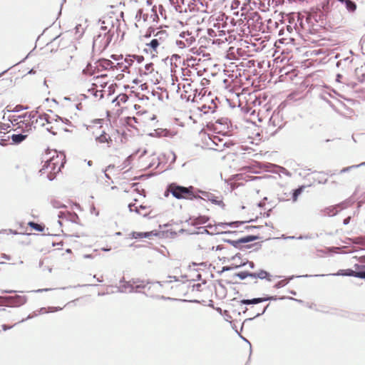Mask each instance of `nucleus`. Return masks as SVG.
<instances>
[{"label": "nucleus", "mask_w": 365, "mask_h": 365, "mask_svg": "<svg viewBox=\"0 0 365 365\" xmlns=\"http://www.w3.org/2000/svg\"><path fill=\"white\" fill-rule=\"evenodd\" d=\"M159 282L155 283L150 282H145L139 278H133L129 281H125L122 278L119 282L118 289L121 293H139L148 295V291L151 289V284H158Z\"/></svg>", "instance_id": "1"}, {"label": "nucleus", "mask_w": 365, "mask_h": 365, "mask_svg": "<svg viewBox=\"0 0 365 365\" xmlns=\"http://www.w3.org/2000/svg\"><path fill=\"white\" fill-rule=\"evenodd\" d=\"M168 190L176 199L194 200L199 197L197 195H195V187L193 186L184 187L176 183H171L168 185Z\"/></svg>", "instance_id": "2"}, {"label": "nucleus", "mask_w": 365, "mask_h": 365, "mask_svg": "<svg viewBox=\"0 0 365 365\" xmlns=\"http://www.w3.org/2000/svg\"><path fill=\"white\" fill-rule=\"evenodd\" d=\"M113 36V33H112L110 30H108L103 34H99L96 35L93 41V51L96 50L99 53H102L110 43Z\"/></svg>", "instance_id": "3"}, {"label": "nucleus", "mask_w": 365, "mask_h": 365, "mask_svg": "<svg viewBox=\"0 0 365 365\" xmlns=\"http://www.w3.org/2000/svg\"><path fill=\"white\" fill-rule=\"evenodd\" d=\"M284 123L282 122V117L279 111H274L269 120V129L277 127L278 128L273 132V133H276L277 130L281 129L284 127Z\"/></svg>", "instance_id": "4"}, {"label": "nucleus", "mask_w": 365, "mask_h": 365, "mask_svg": "<svg viewBox=\"0 0 365 365\" xmlns=\"http://www.w3.org/2000/svg\"><path fill=\"white\" fill-rule=\"evenodd\" d=\"M361 264H355L354 268L355 269H339L336 274H334V275H341V276H347V277H354L356 278L362 279V276L360 275L362 272V269H361Z\"/></svg>", "instance_id": "5"}, {"label": "nucleus", "mask_w": 365, "mask_h": 365, "mask_svg": "<svg viewBox=\"0 0 365 365\" xmlns=\"http://www.w3.org/2000/svg\"><path fill=\"white\" fill-rule=\"evenodd\" d=\"M352 203H353V202L350 199H348V200H346L345 201L338 204L336 206L326 207L324 210V212L325 215H327L329 216H334L338 213V210H336L337 207H340V209L342 210V209L347 207L349 205H350Z\"/></svg>", "instance_id": "6"}, {"label": "nucleus", "mask_w": 365, "mask_h": 365, "mask_svg": "<svg viewBox=\"0 0 365 365\" xmlns=\"http://www.w3.org/2000/svg\"><path fill=\"white\" fill-rule=\"evenodd\" d=\"M250 277L253 279L259 278L260 279H266L267 281L272 280V275L264 269H260L258 272H251Z\"/></svg>", "instance_id": "7"}, {"label": "nucleus", "mask_w": 365, "mask_h": 365, "mask_svg": "<svg viewBox=\"0 0 365 365\" xmlns=\"http://www.w3.org/2000/svg\"><path fill=\"white\" fill-rule=\"evenodd\" d=\"M353 61V58L351 56H348L346 58H344L342 59H340L336 62V67L339 68L341 67L342 70L349 68L351 63Z\"/></svg>", "instance_id": "8"}, {"label": "nucleus", "mask_w": 365, "mask_h": 365, "mask_svg": "<svg viewBox=\"0 0 365 365\" xmlns=\"http://www.w3.org/2000/svg\"><path fill=\"white\" fill-rule=\"evenodd\" d=\"M341 4H344L346 10L349 13H354L357 8L356 4L353 0H337Z\"/></svg>", "instance_id": "9"}, {"label": "nucleus", "mask_w": 365, "mask_h": 365, "mask_svg": "<svg viewBox=\"0 0 365 365\" xmlns=\"http://www.w3.org/2000/svg\"><path fill=\"white\" fill-rule=\"evenodd\" d=\"M28 137L27 134H23V133H16V134H12L9 138L11 139L12 144L14 145H19L23 141H24Z\"/></svg>", "instance_id": "10"}, {"label": "nucleus", "mask_w": 365, "mask_h": 365, "mask_svg": "<svg viewBox=\"0 0 365 365\" xmlns=\"http://www.w3.org/2000/svg\"><path fill=\"white\" fill-rule=\"evenodd\" d=\"M270 298H252V299H243L241 301L242 304L252 305V308H255L256 305L269 299Z\"/></svg>", "instance_id": "11"}, {"label": "nucleus", "mask_w": 365, "mask_h": 365, "mask_svg": "<svg viewBox=\"0 0 365 365\" xmlns=\"http://www.w3.org/2000/svg\"><path fill=\"white\" fill-rule=\"evenodd\" d=\"M158 234L155 230H153L151 232H133L132 236L135 239L138 238H148L150 236L155 235L156 236Z\"/></svg>", "instance_id": "12"}, {"label": "nucleus", "mask_w": 365, "mask_h": 365, "mask_svg": "<svg viewBox=\"0 0 365 365\" xmlns=\"http://www.w3.org/2000/svg\"><path fill=\"white\" fill-rule=\"evenodd\" d=\"M218 227H220L222 228H225V227H228V225H227V222H219L218 224H217L214 228V232H215V234H217V235H236L238 233L237 231H230V230L219 232L217 231V229Z\"/></svg>", "instance_id": "13"}, {"label": "nucleus", "mask_w": 365, "mask_h": 365, "mask_svg": "<svg viewBox=\"0 0 365 365\" xmlns=\"http://www.w3.org/2000/svg\"><path fill=\"white\" fill-rule=\"evenodd\" d=\"M191 225L193 226H197L199 225H202L206 223L209 220V217L205 215H200L196 217L190 218Z\"/></svg>", "instance_id": "14"}, {"label": "nucleus", "mask_w": 365, "mask_h": 365, "mask_svg": "<svg viewBox=\"0 0 365 365\" xmlns=\"http://www.w3.org/2000/svg\"><path fill=\"white\" fill-rule=\"evenodd\" d=\"M54 158L52 157L51 159L46 160L45 161L44 165H43L42 168L39 170V173H43L44 170H47L48 168H50L52 165L51 170H54L56 168V165L58 163V162H53Z\"/></svg>", "instance_id": "15"}, {"label": "nucleus", "mask_w": 365, "mask_h": 365, "mask_svg": "<svg viewBox=\"0 0 365 365\" xmlns=\"http://www.w3.org/2000/svg\"><path fill=\"white\" fill-rule=\"evenodd\" d=\"M96 141L100 143H109L112 142V140L110 137L105 131H102V133L98 136L96 137Z\"/></svg>", "instance_id": "16"}, {"label": "nucleus", "mask_w": 365, "mask_h": 365, "mask_svg": "<svg viewBox=\"0 0 365 365\" xmlns=\"http://www.w3.org/2000/svg\"><path fill=\"white\" fill-rule=\"evenodd\" d=\"M355 74L357 76L359 81L364 82L365 81V63L360 68L355 69Z\"/></svg>", "instance_id": "17"}, {"label": "nucleus", "mask_w": 365, "mask_h": 365, "mask_svg": "<svg viewBox=\"0 0 365 365\" xmlns=\"http://www.w3.org/2000/svg\"><path fill=\"white\" fill-rule=\"evenodd\" d=\"M195 195H197L199 196L197 199H201L207 201L209 200L210 197H212L211 192L204 191L198 188H195Z\"/></svg>", "instance_id": "18"}, {"label": "nucleus", "mask_w": 365, "mask_h": 365, "mask_svg": "<svg viewBox=\"0 0 365 365\" xmlns=\"http://www.w3.org/2000/svg\"><path fill=\"white\" fill-rule=\"evenodd\" d=\"M305 187V185H299L297 188L292 190V198L293 202H296L299 196L303 192Z\"/></svg>", "instance_id": "19"}, {"label": "nucleus", "mask_w": 365, "mask_h": 365, "mask_svg": "<svg viewBox=\"0 0 365 365\" xmlns=\"http://www.w3.org/2000/svg\"><path fill=\"white\" fill-rule=\"evenodd\" d=\"M222 240V242L228 243L233 246L235 248H237L240 250H243L244 249H246L245 245H240L237 240L223 238Z\"/></svg>", "instance_id": "20"}, {"label": "nucleus", "mask_w": 365, "mask_h": 365, "mask_svg": "<svg viewBox=\"0 0 365 365\" xmlns=\"http://www.w3.org/2000/svg\"><path fill=\"white\" fill-rule=\"evenodd\" d=\"M28 225L32 229L38 232H43L45 229V225L43 223H38L34 221L28 222Z\"/></svg>", "instance_id": "21"}, {"label": "nucleus", "mask_w": 365, "mask_h": 365, "mask_svg": "<svg viewBox=\"0 0 365 365\" xmlns=\"http://www.w3.org/2000/svg\"><path fill=\"white\" fill-rule=\"evenodd\" d=\"M154 36L155 37V38L160 43L168 38V34L166 31L161 30L156 32L155 34H154Z\"/></svg>", "instance_id": "22"}, {"label": "nucleus", "mask_w": 365, "mask_h": 365, "mask_svg": "<svg viewBox=\"0 0 365 365\" xmlns=\"http://www.w3.org/2000/svg\"><path fill=\"white\" fill-rule=\"evenodd\" d=\"M99 62H100V66H102V68L104 70L111 68L113 66V63L110 60H108L106 58L100 59Z\"/></svg>", "instance_id": "23"}, {"label": "nucleus", "mask_w": 365, "mask_h": 365, "mask_svg": "<svg viewBox=\"0 0 365 365\" xmlns=\"http://www.w3.org/2000/svg\"><path fill=\"white\" fill-rule=\"evenodd\" d=\"M212 204L221 206L222 207H225V204L222 199H220L219 197L215 196L214 194L212 193V197H210L209 200Z\"/></svg>", "instance_id": "24"}, {"label": "nucleus", "mask_w": 365, "mask_h": 365, "mask_svg": "<svg viewBox=\"0 0 365 365\" xmlns=\"http://www.w3.org/2000/svg\"><path fill=\"white\" fill-rule=\"evenodd\" d=\"M216 103H214V106H206L204 105L201 107L200 110L202 111L205 114L207 113L209 111L211 113H215L217 108Z\"/></svg>", "instance_id": "25"}, {"label": "nucleus", "mask_w": 365, "mask_h": 365, "mask_svg": "<svg viewBox=\"0 0 365 365\" xmlns=\"http://www.w3.org/2000/svg\"><path fill=\"white\" fill-rule=\"evenodd\" d=\"M36 113H37V111L26 113L23 114L22 115L19 116V118H28V120H29L32 122V124H34Z\"/></svg>", "instance_id": "26"}, {"label": "nucleus", "mask_w": 365, "mask_h": 365, "mask_svg": "<svg viewBox=\"0 0 365 365\" xmlns=\"http://www.w3.org/2000/svg\"><path fill=\"white\" fill-rule=\"evenodd\" d=\"M251 272L249 271H242L237 273H235L233 275V278L238 277L239 279L243 280L245 279L247 277H250Z\"/></svg>", "instance_id": "27"}, {"label": "nucleus", "mask_w": 365, "mask_h": 365, "mask_svg": "<svg viewBox=\"0 0 365 365\" xmlns=\"http://www.w3.org/2000/svg\"><path fill=\"white\" fill-rule=\"evenodd\" d=\"M21 123L25 124V128L23 129L24 133H29L30 131L32 130V123H25V120H21L19 122L16 123V124L19 125V128L21 127Z\"/></svg>", "instance_id": "28"}, {"label": "nucleus", "mask_w": 365, "mask_h": 365, "mask_svg": "<svg viewBox=\"0 0 365 365\" xmlns=\"http://www.w3.org/2000/svg\"><path fill=\"white\" fill-rule=\"evenodd\" d=\"M245 239V243L247 244L249 242L255 241L257 240L261 239L259 235H248L243 237Z\"/></svg>", "instance_id": "29"}, {"label": "nucleus", "mask_w": 365, "mask_h": 365, "mask_svg": "<svg viewBox=\"0 0 365 365\" xmlns=\"http://www.w3.org/2000/svg\"><path fill=\"white\" fill-rule=\"evenodd\" d=\"M82 73L84 75H88V76H92L94 74L95 72L92 69V66H91V63H87L86 67L83 69Z\"/></svg>", "instance_id": "30"}, {"label": "nucleus", "mask_w": 365, "mask_h": 365, "mask_svg": "<svg viewBox=\"0 0 365 365\" xmlns=\"http://www.w3.org/2000/svg\"><path fill=\"white\" fill-rule=\"evenodd\" d=\"M38 118L39 120H43L46 122V123L49 124V123H52L53 120V118H52L51 116H50L48 114H46V113H43L42 115H40L38 116Z\"/></svg>", "instance_id": "31"}, {"label": "nucleus", "mask_w": 365, "mask_h": 365, "mask_svg": "<svg viewBox=\"0 0 365 365\" xmlns=\"http://www.w3.org/2000/svg\"><path fill=\"white\" fill-rule=\"evenodd\" d=\"M160 42L158 41L155 38L152 39L150 43L146 45L152 48L154 51H156L157 48L160 46Z\"/></svg>", "instance_id": "32"}, {"label": "nucleus", "mask_w": 365, "mask_h": 365, "mask_svg": "<svg viewBox=\"0 0 365 365\" xmlns=\"http://www.w3.org/2000/svg\"><path fill=\"white\" fill-rule=\"evenodd\" d=\"M262 243V242H258L253 244L245 245V247L246 249H251L252 247H255V250L257 251L261 248Z\"/></svg>", "instance_id": "33"}, {"label": "nucleus", "mask_w": 365, "mask_h": 365, "mask_svg": "<svg viewBox=\"0 0 365 365\" xmlns=\"http://www.w3.org/2000/svg\"><path fill=\"white\" fill-rule=\"evenodd\" d=\"M294 277V276L290 277L288 281H285V280L279 281L278 282L276 283V284L274 285V287L280 288V287L285 286L289 282V280H291Z\"/></svg>", "instance_id": "34"}, {"label": "nucleus", "mask_w": 365, "mask_h": 365, "mask_svg": "<svg viewBox=\"0 0 365 365\" xmlns=\"http://www.w3.org/2000/svg\"><path fill=\"white\" fill-rule=\"evenodd\" d=\"M154 34H155L154 28L149 27L146 31L144 37L146 38H149L151 37V36H154Z\"/></svg>", "instance_id": "35"}, {"label": "nucleus", "mask_w": 365, "mask_h": 365, "mask_svg": "<svg viewBox=\"0 0 365 365\" xmlns=\"http://www.w3.org/2000/svg\"><path fill=\"white\" fill-rule=\"evenodd\" d=\"M245 222H244V221H233V222H227V225H228V227H240V225L245 224Z\"/></svg>", "instance_id": "36"}, {"label": "nucleus", "mask_w": 365, "mask_h": 365, "mask_svg": "<svg viewBox=\"0 0 365 365\" xmlns=\"http://www.w3.org/2000/svg\"><path fill=\"white\" fill-rule=\"evenodd\" d=\"M267 306L268 305H263L260 306L259 307L255 308L256 315L259 316L260 314H262L265 312V309H267Z\"/></svg>", "instance_id": "37"}, {"label": "nucleus", "mask_w": 365, "mask_h": 365, "mask_svg": "<svg viewBox=\"0 0 365 365\" xmlns=\"http://www.w3.org/2000/svg\"><path fill=\"white\" fill-rule=\"evenodd\" d=\"M359 168V165H351V166H348V167H346V168H344L343 169H341L340 171H339V173L340 174H343V173H347V172H349L351 171V170L353 169H355V168Z\"/></svg>", "instance_id": "38"}, {"label": "nucleus", "mask_w": 365, "mask_h": 365, "mask_svg": "<svg viewBox=\"0 0 365 365\" xmlns=\"http://www.w3.org/2000/svg\"><path fill=\"white\" fill-rule=\"evenodd\" d=\"M230 121L227 118H220L216 120V123L220 125H227L228 127V123Z\"/></svg>", "instance_id": "39"}, {"label": "nucleus", "mask_w": 365, "mask_h": 365, "mask_svg": "<svg viewBox=\"0 0 365 365\" xmlns=\"http://www.w3.org/2000/svg\"><path fill=\"white\" fill-rule=\"evenodd\" d=\"M54 208H61L65 207L60 201L53 200L51 202Z\"/></svg>", "instance_id": "40"}, {"label": "nucleus", "mask_w": 365, "mask_h": 365, "mask_svg": "<svg viewBox=\"0 0 365 365\" xmlns=\"http://www.w3.org/2000/svg\"><path fill=\"white\" fill-rule=\"evenodd\" d=\"M117 98H118L119 101L124 103H126L128 100V96L125 93L119 94L117 96Z\"/></svg>", "instance_id": "41"}, {"label": "nucleus", "mask_w": 365, "mask_h": 365, "mask_svg": "<svg viewBox=\"0 0 365 365\" xmlns=\"http://www.w3.org/2000/svg\"><path fill=\"white\" fill-rule=\"evenodd\" d=\"M170 1V4L174 6V8L175 9V10L178 11H180V6H179L178 4V0H169Z\"/></svg>", "instance_id": "42"}, {"label": "nucleus", "mask_w": 365, "mask_h": 365, "mask_svg": "<svg viewBox=\"0 0 365 365\" xmlns=\"http://www.w3.org/2000/svg\"><path fill=\"white\" fill-rule=\"evenodd\" d=\"M134 58L133 57V55H128L126 56L125 58V62L128 63V66H131L133 63Z\"/></svg>", "instance_id": "43"}, {"label": "nucleus", "mask_w": 365, "mask_h": 365, "mask_svg": "<svg viewBox=\"0 0 365 365\" xmlns=\"http://www.w3.org/2000/svg\"><path fill=\"white\" fill-rule=\"evenodd\" d=\"M116 87H117L116 83H112L108 86V90L109 95H112L115 93V89Z\"/></svg>", "instance_id": "44"}, {"label": "nucleus", "mask_w": 365, "mask_h": 365, "mask_svg": "<svg viewBox=\"0 0 365 365\" xmlns=\"http://www.w3.org/2000/svg\"><path fill=\"white\" fill-rule=\"evenodd\" d=\"M78 220V216L76 213L70 214L69 220L72 222L77 223V220Z\"/></svg>", "instance_id": "45"}, {"label": "nucleus", "mask_w": 365, "mask_h": 365, "mask_svg": "<svg viewBox=\"0 0 365 365\" xmlns=\"http://www.w3.org/2000/svg\"><path fill=\"white\" fill-rule=\"evenodd\" d=\"M51 290H53V289H36V290L29 291L27 292L28 293H42L43 292H48V291H51Z\"/></svg>", "instance_id": "46"}, {"label": "nucleus", "mask_w": 365, "mask_h": 365, "mask_svg": "<svg viewBox=\"0 0 365 365\" xmlns=\"http://www.w3.org/2000/svg\"><path fill=\"white\" fill-rule=\"evenodd\" d=\"M313 180H314V181H317V182H318V183H319V184H325V183L327 182V179H324V180L321 179V178H319V176H317V177L314 176V177H313Z\"/></svg>", "instance_id": "47"}, {"label": "nucleus", "mask_w": 365, "mask_h": 365, "mask_svg": "<svg viewBox=\"0 0 365 365\" xmlns=\"http://www.w3.org/2000/svg\"><path fill=\"white\" fill-rule=\"evenodd\" d=\"M143 10L142 9H140L138 10L136 15H135V19L139 21L140 19L142 18Z\"/></svg>", "instance_id": "48"}, {"label": "nucleus", "mask_w": 365, "mask_h": 365, "mask_svg": "<svg viewBox=\"0 0 365 365\" xmlns=\"http://www.w3.org/2000/svg\"><path fill=\"white\" fill-rule=\"evenodd\" d=\"M133 57L138 63H141L144 61V57L143 56L133 55Z\"/></svg>", "instance_id": "49"}, {"label": "nucleus", "mask_w": 365, "mask_h": 365, "mask_svg": "<svg viewBox=\"0 0 365 365\" xmlns=\"http://www.w3.org/2000/svg\"><path fill=\"white\" fill-rule=\"evenodd\" d=\"M153 63H147L145 66V69L148 71L149 73H151L153 70Z\"/></svg>", "instance_id": "50"}, {"label": "nucleus", "mask_w": 365, "mask_h": 365, "mask_svg": "<svg viewBox=\"0 0 365 365\" xmlns=\"http://www.w3.org/2000/svg\"><path fill=\"white\" fill-rule=\"evenodd\" d=\"M262 227V226H260V225H250V226H246L245 229L247 230H252L254 229L259 230Z\"/></svg>", "instance_id": "51"}, {"label": "nucleus", "mask_w": 365, "mask_h": 365, "mask_svg": "<svg viewBox=\"0 0 365 365\" xmlns=\"http://www.w3.org/2000/svg\"><path fill=\"white\" fill-rule=\"evenodd\" d=\"M167 133H168V130H161L160 131L159 130H155V133L158 136H161V135H167Z\"/></svg>", "instance_id": "52"}, {"label": "nucleus", "mask_w": 365, "mask_h": 365, "mask_svg": "<svg viewBox=\"0 0 365 365\" xmlns=\"http://www.w3.org/2000/svg\"><path fill=\"white\" fill-rule=\"evenodd\" d=\"M176 45L180 48H183L185 47V43L184 41H181V40H177L176 41Z\"/></svg>", "instance_id": "53"}, {"label": "nucleus", "mask_w": 365, "mask_h": 365, "mask_svg": "<svg viewBox=\"0 0 365 365\" xmlns=\"http://www.w3.org/2000/svg\"><path fill=\"white\" fill-rule=\"evenodd\" d=\"M180 59V56L178 55V54H173L172 56H171V58H170V64L171 66L173 65V61L175 60V61H178Z\"/></svg>", "instance_id": "54"}, {"label": "nucleus", "mask_w": 365, "mask_h": 365, "mask_svg": "<svg viewBox=\"0 0 365 365\" xmlns=\"http://www.w3.org/2000/svg\"><path fill=\"white\" fill-rule=\"evenodd\" d=\"M61 121L63 123H65L66 125H68L69 126H73L72 125V123L67 118H63L62 119H61Z\"/></svg>", "instance_id": "55"}, {"label": "nucleus", "mask_w": 365, "mask_h": 365, "mask_svg": "<svg viewBox=\"0 0 365 365\" xmlns=\"http://www.w3.org/2000/svg\"><path fill=\"white\" fill-rule=\"evenodd\" d=\"M232 269H235L234 267H230V266H225L222 268V270L220 272V273H222L224 272L230 271Z\"/></svg>", "instance_id": "56"}, {"label": "nucleus", "mask_w": 365, "mask_h": 365, "mask_svg": "<svg viewBox=\"0 0 365 365\" xmlns=\"http://www.w3.org/2000/svg\"><path fill=\"white\" fill-rule=\"evenodd\" d=\"M55 177H56V175L54 173H52L51 171L50 172V173H48L47 175V178L50 181H52L55 178Z\"/></svg>", "instance_id": "57"}, {"label": "nucleus", "mask_w": 365, "mask_h": 365, "mask_svg": "<svg viewBox=\"0 0 365 365\" xmlns=\"http://www.w3.org/2000/svg\"><path fill=\"white\" fill-rule=\"evenodd\" d=\"M361 269H362V272L359 274L362 276V279H365V264H361Z\"/></svg>", "instance_id": "58"}, {"label": "nucleus", "mask_w": 365, "mask_h": 365, "mask_svg": "<svg viewBox=\"0 0 365 365\" xmlns=\"http://www.w3.org/2000/svg\"><path fill=\"white\" fill-rule=\"evenodd\" d=\"M348 240L354 244H359L360 241L359 238H349Z\"/></svg>", "instance_id": "59"}, {"label": "nucleus", "mask_w": 365, "mask_h": 365, "mask_svg": "<svg viewBox=\"0 0 365 365\" xmlns=\"http://www.w3.org/2000/svg\"><path fill=\"white\" fill-rule=\"evenodd\" d=\"M297 240H307V239H311V237L310 236H308V235H299V237H297Z\"/></svg>", "instance_id": "60"}, {"label": "nucleus", "mask_w": 365, "mask_h": 365, "mask_svg": "<svg viewBox=\"0 0 365 365\" xmlns=\"http://www.w3.org/2000/svg\"><path fill=\"white\" fill-rule=\"evenodd\" d=\"M350 220H351V217L349 216V217H346L345 219H344L343 224L344 225H346L350 222Z\"/></svg>", "instance_id": "61"}, {"label": "nucleus", "mask_w": 365, "mask_h": 365, "mask_svg": "<svg viewBox=\"0 0 365 365\" xmlns=\"http://www.w3.org/2000/svg\"><path fill=\"white\" fill-rule=\"evenodd\" d=\"M246 263L249 264V267L251 269H254L255 267V263L253 262L249 261L248 259H246Z\"/></svg>", "instance_id": "62"}, {"label": "nucleus", "mask_w": 365, "mask_h": 365, "mask_svg": "<svg viewBox=\"0 0 365 365\" xmlns=\"http://www.w3.org/2000/svg\"><path fill=\"white\" fill-rule=\"evenodd\" d=\"M280 170H282V172L283 173H284L285 175H290V173L284 168L283 167H280Z\"/></svg>", "instance_id": "63"}, {"label": "nucleus", "mask_w": 365, "mask_h": 365, "mask_svg": "<svg viewBox=\"0 0 365 365\" xmlns=\"http://www.w3.org/2000/svg\"><path fill=\"white\" fill-rule=\"evenodd\" d=\"M46 130L51 133L53 135H56L57 134L56 132L53 130V127H49L46 128Z\"/></svg>", "instance_id": "64"}]
</instances>
